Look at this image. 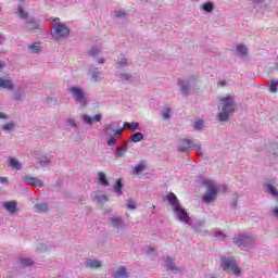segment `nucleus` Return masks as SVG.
I'll list each match as a JSON object with an SVG mask.
<instances>
[{
  "mask_svg": "<svg viewBox=\"0 0 278 278\" xmlns=\"http://www.w3.org/2000/svg\"><path fill=\"white\" fill-rule=\"evenodd\" d=\"M218 110L217 118L219 123H227V121H229V115L236 112V102L233 101V98L229 96L222 98Z\"/></svg>",
  "mask_w": 278,
  "mask_h": 278,
  "instance_id": "obj_1",
  "label": "nucleus"
},
{
  "mask_svg": "<svg viewBox=\"0 0 278 278\" xmlns=\"http://www.w3.org/2000/svg\"><path fill=\"white\" fill-rule=\"evenodd\" d=\"M167 201H169L173 207L175 218L185 225H190V215H188V212H186V210L179 205L177 195H175V193H169L167 195Z\"/></svg>",
  "mask_w": 278,
  "mask_h": 278,
  "instance_id": "obj_2",
  "label": "nucleus"
},
{
  "mask_svg": "<svg viewBox=\"0 0 278 278\" xmlns=\"http://www.w3.org/2000/svg\"><path fill=\"white\" fill-rule=\"evenodd\" d=\"M178 86L180 94L188 97V94L199 92V78H197V76H191L187 79H179Z\"/></svg>",
  "mask_w": 278,
  "mask_h": 278,
  "instance_id": "obj_3",
  "label": "nucleus"
},
{
  "mask_svg": "<svg viewBox=\"0 0 278 278\" xmlns=\"http://www.w3.org/2000/svg\"><path fill=\"white\" fill-rule=\"evenodd\" d=\"M222 270L224 273H231L235 277H240L242 275V268L238 265V261L233 256H220Z\"/></svg>",
  "mask_w": 278,
  "mask_h": 278,
  "instance_id": "obj_4",
  "label": "nucleus"
},
{
  "mask_svg": "<svg viewBox=\"0 0 278 278\" xmlns=\"http://www.w3.org/2000/svg\"><path fill=\"white\" fill-rule=\"evenodd\" d=\"M202 184L206 187V191L202 195L203 203L206 205H208V203H214L218 197V190H220V187L216 186V181L208 179H204Z\"/></svg>",
  "mask_w": 278,
  "mask_h": 278,
  "instance_id": "obj_5",
  "label": "nucleus"
},
{
  "mask_svg": "<svg viewBox=\"0 0 278 278\" xmlns=\"http://www.w3.org/2000/svg\"><path fill=\"white\" fill-rule=\"evenodd\" d=\"M71 34V28L66 26V24L62 23L60 18L52 20V28H51V36L54 37L56 40L62 38L68 37Z\"/></svg>",
  "mask_w": 278,
  "mask_h": 278,
  "instance_id": "obj_6",
  "label": "nucleus"
},
{
  "mask_svg": "<svg viewBox=\"0 0 278 278\" xmlns=\"http://www.w3.org/2000/svg\"><path fill=\"white\" fill-rule=\"evenodd\" d=\"M68 92L79 108H86L88 105V98H86V93L81 87L72 86L68 88Z\"/></svg>",
  "mask_w": 278,
  "mask_h": 278,
  "instance_id": "obj_7",
  "label": "nucleus"
},
{
  "mask_svg": "<svg viewBox=\"0 0 278 278\" xmlns=\"http://www.w3.org/2000/svg\"><path fill=\"white\" fill-rule=\"evenodd\" d=\"M233 243L237 244L241 251H250V249L255 247V239L252 236L242 233L233 238Z\"/></svg>",
  "mask_w": 278,
  "mask_h": 278,
  "instance_id": "obj_8",
  "label": "nucleus"
},
{
  "mask_svg": "<svg viewBox=\"0 0 278 278\" xmlns=\"http://www.w3.org/2000/svg\"><path fill=\"white\" fill-rule=\"evenodd\" d=\"M190 149L201 153V143L199 141H193L190 139H182L178 143V151L181 153H190Z\"/></svg>",
  "mask_w": 278,
  "mask_h": 278,
  "instance_id": "obj_9",
  "label": "nucleus"
},
{
  "mask_svg": "<svg viewBox=\"0 0 278 278\" xmlns=\"http://www.w3.org/2000/svg\"><path fill=\"white\" fill-rule=\"evenodd\" d=\"M17 14H18V16H21V18L26 20L27 29H38V21H36V18H34V17H28L29 14L27 12H25V10H23V8L20 7L17 9Z\"/></svg>",
  "mask_w": 278,
  "mask_h": 278,
  "instance_id": "obj_10",
  "label": "nucleus"
},
{
  "mask_svg": "<svg viewBox=\"0 0 278 278\" xmlns=\"http://www.w3.org/2000/svg\"><path fill=\"white\" fill-rule=\"evenodd\" d=\"M105 136H122L123 128H118V123L111 122L104 126Z\"/></svg>",
  "mask_w": 278,
  "mask_h": 278,
  "instance_id": "obj_11",
  "label": "nucleus"
},
{
  "mask_svg": "<svg viewBox=\"0 0 278 278\" xmlns=\"http://www.w3.org/2000/svg\"><path fill=\"white\" fill-rule=\"evenodd\" d=\"M88 75H90L91 81L93 83L101 81L105 78L103 72L99 71L97 67L92 65L89 67Z\"/></svg>",
  "mask_w": 278,
  "mask_h": 278,
  "instance_id": "obj_12",
  "label": "nucleus"
},
{
  "mask_svg": "<svg viewBox=\"0 0 278 278\" xmlns=\"http://www.w3.org/2000/svg\"><path fill=\"white\" fill-rule=\"evenodd\" d=\"M33 157L43 168L51 166V157L49 155H39L38 152H34Z\"/></svg>",
  "mask_w": 278,
  "mask_h": 278,
  "instance_id": "obj_13",
  "label": "nucleus"
},
{
  "mask_svg": "<svg viewBox=\"0 0 278 278\" xmlns=\"http://www.w3.org/2000/svg\"><path fill=\"white\" fill-rule=\"evenodd\" d=\"M22 181H24L26 186H35L36 188H42V186H45L42 180L31 176H23Z\"/></svg>",
  "mask_w": 278,
  "mask_h": 278,
  "instance_id": "obj_14",
  "label": "nucleus"
},
{
  "mask_svg": "<svg viewBox=\"0 0 278 278\" xmlns=\"http://www.w3.org/2000/svg\"><path fill=\"white\" fill-rule=\"evenodd\" d=\"M101 266H103V263L100 260H97V258L85 260V267L89 268V270H97L98 268H101Z\"/></svg>",
  "mask_w": 278,
  "mask_h": 278,
  "instance_id": "obj_15",
  "label": "nucleus"
},
{
  "mask_svg": "<svg viewBox=\"0 0 278 278\" xmlns=\"http://www.w3.org/2000/svg\"><path fill=\"white\" fill-rule=\"evenodd\" d=\"M2 207L9 212V214H16L18 212V202L16 201H7L2 203Z\"/></svg>",
  "mask_w": 278,
  "mask_h": 278,
  "instance_id": "obj_16",
  "label": "nucleus"
},
{
  "mask_svg": "<svg viewBox=\"0 0 278 278\" xmlns=\"http://www.w3.org/2000/svg\"><path fill=\"white\" fill-rule=\"evenodd\" d=\"M81 121L85 122L86 125H92L94 122L96 123H101V119L103 118L101 114H97L93 117L88 115V114H83L80 116Z\"/></svg>",
  "mask_w": 278,
  "mask_h": 278,
  "instance_id": "obj_17",
  "label": "nucleus"
},
{
  "mask_svg": "<svg viewBox=\"0 0 278 278\" xmlns=\"http://www.w3.org/2000/svg\"><path fill=\"white\" fill-rule=\"evenodd\" d=\"M8 164L13 170H23V163H21V161L14 156L9 157Z\"/></svg>",
  "mask_w": 278,
  "mask_h": 278,
  "instance_id": "obj_18",
  "label": "nucleus"
},
{
  "mask_svg": "<svg viewBox=\"0 0 278 278\" xmlns=\"http://www.w3.org/2000/svg\"><path fill=\"white\" fill-rule=\"evenodd\" d=\"M165 266L174 274L184 273V267H177L175 264H173V258L168 256L165 258Z\"/></svg>",
  "mask_w": 278,
  "mask_h": 278,
  "instance_id": "obj_19",
  "label": "nucleus"
},
{
  "mask_svg": "<svg viewBox=\"0 0 278 278\" xmlns=\"http://www.w3.org/2000/svg\"><path fill=\"white\" fill-rule=\"evenodd\" d=\"M34 210L37 214H45V212H49V204L47 202H36Z\"/></svg>",
  "mask_w": 278,
  "mask_h": 278,
  "instance_id": "obj_20",
  "label": "nucleus"
},
{
  "mask_svg": "<svg viewBox=\"0 0 278 278\" xmlns=\"http://www.w3.org/2000/svg\"><path fill=\"white\" fill-rule=\"evenodd\" d=\"M0 88L4 90H14V81L10 78H1L0 77Z\"/></svg>",
  "mask_w": 278,
  "mask_h": 278,
  "instance_id": "obj_21",
  "label": "nucleus"
},
{
  "mask_svg": "<svg viewBox=\"0 0 278 278\" xmlns=\"http://www.w3.org/2000/svg\"><path fill=\"white\" fill-rule=\"evenodd\" d=\"M201 12H204V14H212L214 12V2L207 1L200 5Z\"/></svg>",
  "mask_w": 278,
  "mask_h": 278,
  "instance_id": "obj_22",
  "label": "nucleus"
},
{
  "mask_svg": "<svg viewBox=\"0 0 278 278\" xmlns=\"http://www.w3.org/2000/svg\"><path fill=\"white\" fill-rule=\"evenodd\" d=\"M91 199L93 203H97L98 205H103L104 203H108L109 199L105 194H92Z\"/></svg>",
  "mask_w": 278,
  "mask_h": 278,
  "instance_id": "obj_23",
  "label": "nucleus"
},
{
  "mask_svg": "<svg viewBox=\"0 0 278 278\" xmlns=\"http://www.w3.org/2000/svg\"><path fill=\"white\" fill-rule=\"evenodd\" d=\"M98 184H100V186H103L104 188H108V186H110V181H108V176L105 175V173H98Z\"/></svg>",
  "mask_w": 278,
  "mask_h": 278,
  "instance_id": "obj_24",
  "label": "nucleus"
},
{
  "mask_svg": "<svg viewBox=\"0 0 278 278\" xmlns=\"http://www.w3.org/2000/svg\"><path fill=\"white\" fill-rule=\"evenodd\" d=\"M110 223H111L112 227H114L115 229H121V227H123V218H121L118 216L111 217Z\"/></svg>",
  "mask_w": 278,
  "mask_h": 278,
  "instance_id": "obj_25",
  "label": "nucleus"
},
{
  "mask_svg": "<svg viewBox=\"0 0 278 278\" xmlns=\"http://www.w3.org/2000/svg\"><path fill=\"white\" fill-rule=\"evenodd\" d=\"M114 278H127L129 274H127V269L125 267H119L114 271Z\"/></svg>",
  "mask_w": 278,
  "mask_h": 278,
  "instance_id": "obj_26",
  "label": "nucleus"
},
{
  "mask_svg": "<svg viewBox=\"0 0 278 278\" xmlns=\"http://www.w3.org/2000/svg\"><path fill=\"white\" fill-rule=\"evenodd\" d=\"M142 140H144V135H142V132H135L129 137V142L138 143L142 142Z\"/></svg>",
  "mask_w": 278,
  "mask_h": 278,
  "instance_id": "obj_27",
  "label": "nucleus"
},
{
  "mask_svg": "<svg viewBox=\"0 0 278 278\" xmlns=\"http://www.w3.org/2000/svg\"><path fill=\"white\" fill-rule=\"evenodd\" d=\"M147 168V164L144 161H141L139 164L135 165L132 173L134 175H140V173H143V170Z\"/></svg>",
  "mask_w": 278,
  "mask_h": 278,
  "instance_id": "obj_28",
  "label": "nucleus"
},
{
  "mask_svg": "<svg viewBox=\"0 0 278 278\" xmlns=\"http://www.w3.org/2000/svg\"><path fill=\"white\" fill-rule=\"evenodd\" d=\"M114 192L117 193L118 197L123 195V180L121 178H118L115 181V185L113 187Z\"/></svg>",
  "mask_w": 278,
  "mask_h": 278,
  "instance_id": "obj_29",
  "label": "nucleus"
},
{
  "mask_svg": "<svg viewBox=\"0 0 278 278\" xmlns=\"http://www.w3.org/2000/svg\"><path fill=\"white\" fill-rule=\"evenodd\" d=\"M20 266L22 268H29V266H34V260H31L29 257H22L20 260Z\"/></svg>",
  "mask_w": 278,
  "mask_h": 278,
  "instance_id": "obj_30",
  "label": "nucleus"
},
{
  "mask_svg": "<svg viewBox=\"0 0 278 278\" xmlns=\"http://www.w3.org/2000/svg\"><path fill=\"white\" fill-rule=\"evenodd\" d=\"M28 51H30L31 53L38 54L42 51V47L38 42L29 43Z\"/></svg>",
  "mask_w": 278,
  "mask_h": 278,
  "instance_id": "obj_31",
  "label": "nucleus"
},
{
  "mask_svg": "<svg viewBox=\"0 0 278 278\" xmlns=\"http://www.w3.org/2000/svg\"><path fill=\"white\" fill-rule=\"evenodd\" d=\"M125 129H132L134 131H136V129H140V124L136 122L134 123L126 122L124 123L123 131H125Z\"/></svg>",
  "mask_w": 278,
  "mask_h": 278,
  "instance_id": "obj_32",
  "label": "nucleus"
},
{
  "mask_svg": "<svg viewBox=\"0 0 278 278\" xmlns=\"http://www.w3.org/2000/svg\"><path fill=\"white\" fill-rule=\"evenodd\" d=\"M249 51V48H247V46L240 43L237 46V53L241 56V58H245L247 53Z\"/></svg>",
  "mask_w": 278,
  "mask_h": 278,
  "instance_id": "obj_33",
  "label": "nucleus"
},
{
  "mask_svg": "<svg viewBox=\"0 0 278 278\" xmlns=\"http://www.w3.org/2000/svg\"><path fill=\"white\" fill-rule=\"evenodd\" d=\"M15 128L16 124L12 121L1 126L2 131H14Z\"/></svg>",
  "mask_w": 278,
  "mask_h": 278,
  "instance_id": "obj_34",
  "label": "nucleus"
},
{
  "mask_svg": "<svg viewBox=\"0 0 278 278\" xmlns=\"http://www.w3.org/2000/svg\"><path fill=\"white\" fill-rule=\"evenodd\" d=\"M117 75L122 81H128V83L134 81V76L129 73H119Z\"/></svg>",
  "mask_w": 278,
  "mask_h": 278,
  "instance_id": "obj_35",
  "label": "nucleus"
},
{
  "mask_svg": "<svg viewBox=\"0 0 278 278\" xmlns=\"http://www.w3.org/2000/svg\"><path fill=\"white\" fill-rule=\"evenodd\" d=\"M129 143H126L124 147H118L117 150L115 151V155L117 157H125V153H127V147Z\"/></svg>",
  "mask_w": 278,
  "mask_h": 278,
  "instance_id": "obj_36",
  "label": "nucleus"
},
{
  "mask_svg": "<svg viewBox=\"0 0 278 278\" xmlns=\"http://www.w3.org/2000/svg\"><path fill=\"white\" fill-rule=\"evenodd\" d=\"M193 127L197 131H201L203 130V127H205V122L203 119H198L194 122Z\"/></svg>",
  "mask_w": 278,
  "mask_h": 278,
  "instance_id": "obj_37",
  "label": "nucleus"
},
{
  "mask_svg": "<svg viewBox=\"0 0 278 278\" xmlns=\"http://www.w3.org/2000/svg\"><path fill=\"white\" fill-rule=\"evenodd\" d=\"M266 192H268L273 197H278V190L273 185H266Z\"/></svg>",
  "mask_w": 278,
  "mask_h": 278,
  "instance_id": "obj_38",
  "label": "nucleus"
},
{
  "mask_svg": "<svg viewBox=\"0 0 278 278\" xmlns=\"http://www.w3.org/2000/svg\"><path fill=\"white\" fill-rule=\"evenodd\" d=\"M65 123H66V125H67L68 127H74V128L79 127V122H77L76 118H67V119L65 121Z\"/></svg>",
  "mask_w": 278,
  "mask_h": 278,
  "instance_id": "obj_39",
  "label": "nucleus"
},
{
  "mask_svg": "<svg viewBox=\"0 0 278 278\" xmlns=\"http://www.w3.org/2000/svg\"><path fill=\"white\" fill-rule=\"evenodd\" d=\"M116 137L115 135L110 136V138L106 140L108 147H116Z\"/></svg>",
  "mask_w": 278,
  "mask_h": 278,
  "instance_id": "obj_40",
  "label": "nucleus"
},
{
  "mask_svg": "<svg viewBox=\"0 0 278 278\" xmlns=\"http://www.w3.org/2000/svg\"><path fill=\"white\" fill-rule=\"evenodd\" d=\"M126 205L128 210H136V207H138V203L134 200H127Z\"/></svg>",
  "mask_w": 278,
  "mask_h": 278,
  "instance_id": "obj_41",
  "label": "nucleus"
},
{
  "mask_svg": "<svg viewBox=\"0 0 278 278\" xmlns=\"http://www.w3.org/2000/svg\"><path fill=\"white\" fill-rule=\"evenodd\" d=\"M269 152H270L273 155H278V143H273V144L269 147Z\"/></svg>",
  "mask_w": 278,
  "mask_h": 278,
  "instance_id": "obj_42",
  "label": "nucleus"
},
{
  "mask_svg": "<svg viewBox=\"0 0 278 278\" xmlns=\"http://www.w3.org/2000/svg\"><path fill=\"white\" fill-rule=\"evenodd\" d=\"M277 88H278V81L277 80H274L271 81L270 86H269V92H277Z\"/></svg>",
  "mask_w": 278,
  "mask_h": 278,
  "instance_id": "obj_43",
  "label": "nucleus"
},
{
  "mask_svg": "<svg viewBox=\"0 0 278 278\" xmlns=\"http://www.w3.org/2000/svg\"><path fill=\"white\" fill-rule=\"evenodd\" d=\"M170 114H172L170 109H166V110L162 113V116H163L164 121H168V118H170Z\"/></svg>",
  "mask_w": 278,
  "mask_h": 278,
  "instance_id": "obj_44",
  "label": "nucleus"
},
{
  "mask_svg": "<svg viewBox=\"0 0 278 278\" xmlns=\"http://www.w3.org/2000/svg\"><path fill=\"white\" fill-rule=\"evenodd\" d=\"M127 64H129V60L123 59L117 63V68H123V66H127Z\"/></svg>",
  "mask_w": 278,
  "mask_h": 278,
  "instance_id": "obj_45",
  "label": "nucleus"
},
{
  "mask_svg": "<svg viewBox=\"0 0 278 278\" xmlns=\"http://www.w3.org/2000/svg\"><path fill=\"white\" fill-rule=\"evenodd\" d=\"M215 238L217 240H220V242H223V241H225L226 236L223 232L218 231L215 233Z\"/></svg>",
  "mask_w": 278,
  "mask_h": 278,
  "instance_id": "obj_46",
  "label": "nucleus"
},
{
  "mask_svg": "<svg viewBox=\"0 0 278 278\" xmlns=\"http://www.w3.org/2000/svg\"><path fill=\"white\" fill-rule=\"evenodd\" d=\"M0 184H2V186H8V184H10V178L0 176Z\"/></svg>",
  "mask_w": 278,
  "mask_h": 278,
  "instance_id": "obj_47",
  "label": "nucleus"
},
{
  "mask_svg": "<svg viewBox=\"0 0 278 278\" xmlns=\"http://www.w3.org/2000/svg\"><path fill=\"white\" fill-rule=\"evenodd\" d=\"M99 53H100V50L98 48H92L91 51H90V55H92L93 58L96 55H99Z\"/></svg>",
  "mask_w": 278,
  "mask_h": 278,
  "instance_id": "obj_48",
  "label": "nucleus"
},
{
  "mask_svg": "<svg viewBox=\"0 0 278 278\" xmlns=\"http://www.w3.org/2000/svg\"><path fill=\"white\" fill-rule=\"evenodd\" d=\"M8 118H10L8 114L0 112V121H8Z\"/></svg>",
  "mask_w": 278,
  "mask_h": 278,
  "instance_id": "obj_49",
  "label": "nucleus"
},
{
  "mask_svg": "<svg viewBox=\"0 0 278 278\" xmlns=\"http://www.w3.org/2000/svg\"><path fill=\"white\" fill-rule=\"evenodd\" d=\"M273 214H274L275 218H278V206L273 208Z\"/></svg>",
  "mask_w": 278,
  "mask_h": 278,
  "instance_id": "obj_50",
  "label": "nucleus"
},
{
  "mask_svg": "<svg viewBox=\"0 0 278 278\" xmlns=\"http://www.w3.org/2000/svg\"><path fill=\"white\" fill-rule=\"evenodd\" d=\"M147 253H148L149 255H151V253H155V249H153V248H148Z\"/></svg>",
  "mask_w": 278,
  "mask_h": 278,
  "instance_id": "obj_51",
  "label": "nucleus"
},
{
  "mask_svg": "<svg viewBox=\"0 0 278 278\" xmlns=\"http://www.w3.org/2000/svg\"><path fill=\"white\" fill-rule=\"evenodd\" d=\"M97 62H98V64H104V63H105V59L99 58V59L97 60Z\"/></svg>",
  "mask_w": 278,
  "mask_h": 278,
  "instance_id": "obj_52",
  "label": "nucleus"
},
{
  "mask_svg": "<svg viewBox=\"0 0 278 278\" xmlns=\"http://www.w3.org/2000/svg\"><path fill=\"white\" fill-rule=\"evenodd\" d=\"M248 1H250V3H262V1L264 0H248Z\"/></svg>",
  "mask_w": 278,
  "mask_h": 278,
  "instance_id": "obj_53",
  "label": "nucleus"
},
{
  "mask_svg": "<svg viewBox=\"0 0 278 278\" xmlns=\"http://www.w3.org/2000/svg\"><path fill=\"white\" fill-rule=\"evenodd\" d=\"M16 101L21 100V93H15Z\"/></svg>",
  "mask_w": 278,
  "mask_h": 278,
  "instance_id": "obj_54",
  "label": "nucleus"
},
{
  "mask_svg": "<svg viewBox=\"0 0 278 278\" xmlns=\"http://www.w3.org/2000/svg\"><path fill=\"white\" fill-rule=\"evenodd\" d=\"M3 66V63L0 61V68Z\"/></svg>",
  "mask_w": 278,
  "mask_h": 278,
  "instance_id": "obj_55",
  "label": "nucleus"
},
{
  "mask_svg": "<svg viewBox=\"0 0 278 278\" xmlns=\"http://www.w3.org/2000/svg\"><path fill=\"white\" fill-rule=\"evenodd\" d=\"M222 188H223L224 190H227V187H225V186H222Z\"/></svg>",
  "mask_w": 278,
  "mask_h": 278,
  "instance_id": "obj_56",
  "label": "nucleus"
}]
</instances>
